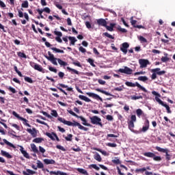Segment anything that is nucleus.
<instances>
[{
  "mask_svg": "<svg viewBox=\"0 0 175 175\" xmlns=\"http://www.w3.org/2000/svg\"><path fill=\"white\" fill-rule=\"evenodd\" d=\"M5 144H7V146H9L10 147H12V148H16V146L13 145V144L10 143L9 141H8L6 139H3Z\"/></svg>",
  "mask_w": 175,
  "mask_h": 175,
  "instance_id": "7c9ffc66",
  "label": "nucleus"
},
{
  "mask_svg": "<svg viewBox=\"0 0 175 175\" xmlns=\"http://www.w3.org/2000/svg\"><path fill=\"white\" fill-rule=\"evenodd\" d=\"M96 91H97V92H101V94H104V95H107V96H111V94L110 93H109L108 92H106L103 90L97 88V89H96Z\"/></svg>",
  "mask_w": 175,
  "mask_h": 175,
  "instance_id": "393cba45",
  "label": "nucleus"
},
{
  "mask_svg": "<svg viewBox=\"0 0 175 175\" xmlns=\"http://www.w3.org/2000/svg\"><path fill=\"white\" fill-rule=\"evenodd\" d=\"M27 131L32 136V137H36L38 136V130L36 128L27 129Z\"/></svg>",
  "mask_w": 175,
  "mask_h": 175,
  "instance_id": "dca6fc26",
  "label": "nucleus"
},
{
  "mask_svg": "<svg viewBox=\"0 0 175 175\" xmlns=\"http://www.w3.org/2000/svg\"><path fill=\"white\" fill-rule=\"evenodd\" d=\"M72 137H73V135L68 134L67 137H65L64 139L66 142H72Z\"/></svg>",
  "mask_w": 175,
  "mask_h": 175,
  "instance_id": "c03bdc74",
  "label": "nucleus"
},
{
  "mask_svg": "<svg viewBox=\"0 0 175 175\" xmlns=\"http://www.w3.org/2000/svg\"><path fill=\"white\" fill-rule=\"evenodd\" d=\"M45 165H55V161L54 159H45L43 160Z\"/></svg>",
  "mask_w": 175,
  "mask_h": 175,
  "instance_id": "6ab92c4d",
  "label": "nucleus"
},
{
  "mask_svg": "<svg viewBox=\"0 0 175 175\" xmlns=\"http://www.w3.org/2000/svg\"><path fill=\"white\" fill-rule=\"evenodd\" d=\"M128 49H129V44H128V42H124L122 44L120 50L124 53V54H126V53H128Z\"/></svg>",
  "mask_w": 175,
  "mask_h": 175,
  "instance_id": "2eb2a0df",
  "label": "nucleus"
},
{
  "mask_svg": "<svg viewBox=\"0 0 175 175\" xmlns=\"http://www.w3.org/2000/svg\"><path fill=\"white\" fill-rule=\"evenodd\" d=\"M132 100H137V99H143V96H131Z\"/></svg>",
  "mask_w": 175,
  "mask_h": 175,
  "instance_id": "4c0bfd02",
  "label": "nucleus"
},
{
  "mask_svg": "<svg viewBox=\"0 0 175 175\" xmlns=\"http://www.w3.org/2000/svg\"><path fill=\"white\" fill-rule=\"evenodd\" d=\"M143 155L147 158H152L153 161H155L156 162H161V161H162V157L155 155V153L154 152H146L143 153Z\"/></svg>",
  "mask_w": 175,
  "mask_h": 175,
  "instance_id": "20e7f679",
  "label": "nucleus"
},
{
  "mask_svg": "<svg viewBox=\"0 0 175 175\" xmlns=\"http://www.w3.org/2000/svg\"><path fill=\"white\" fill-rule=\"evenodd\" d=\"M169 57H161V61L162 62H167V61H169Z\"/></svg>",
  "mask_w": 175,
  "mask_h": 175,
  "instance_id": "774afa93",
  "label": "nucleus"
},
{
  "mask_svg": "<svg viewBox=\"0 0 175 175\" xmlns=\"http://www.w3.org/2000/svg\"><path fill=\"white\" fill-rule=\"evenodd\" d=\"M12 116H14V117L18 118V120H20L21 121H23V125H25L26 126L31 128L30 124L28 123V120L27 119L20 116V115L18 113H17V112L13 111Z\"/></svg>",
  "mask_w": 175,
  "mask_h": 175,
  "instance_id": "9d476101",
  "label": "nucleus"
},
{
  "mask_svg": "<svg viewBox=\"0 0 175 175\" xmlns=\"http://www.w3.org/2000/svg\"><path fill=\"white\" fill-rule=\"evenodd\" d=\"M58 76H59V79H61L62 80V79H64V77L65 76V73L60 71L58 72Z\"/></svg>",
  "mask_w": 175,
  "mask_h": 175,
  "instance_id": "69168bd1",
  "label": "nucleus"
},
{
  "mask_svg": "<svg viewBox=\"0 0 175 175\" xmlns=\"http://www.w3.org/2000/svg\"><path fill=\"white\" fill-rule=\"evenodd\" d=\"M114 27H116V23H110V26L106 25L105 28H106L107 31H109V32H113V31H114Z\"/></svg>",
  "mask_w": 175,
  "mask_h": 175,
  "instance_id": "4be33fe9",
  "label": "nucleus"
},
{
  "mask_svg": "<svg viewBox=\"0 0 175 175\" xmlns=\"http://www.w3.org/2000/svg\"><path fill=\"white\" fill-rule=\"evenodd\" d=\"M107 146L108 147H111V148H114L117 147V144H116V143H110L109 142V143L107 144Z\"/></svg>",
  "mask_w": 175,
  "mask_h": 175,
  "instance_id": "864d4df0",
  "label": "nucleus"
},
{
  "mask_svg": "<svg viewBox=\"0 0 175 175\" xmlns=\"http://www.w3.org/2000/svg\"><path fill=\"white\" fill-rule=\"evenodd\" d=\"M151 72L152 73L151 76L152 80H155V79H157V75L158 76H163V75L166 73V71L165 70L161 71V68H156L152 69Z\"/></svg>",
  "mask_w": 175,
  "mask_h": 175,
  "instance_id": "7ed1b4c3",
  "label": "nucleus"
},
{
  "mask_svg": "<svg viewBox=\"0 0 175 175\" xmlns=\"http://www.w3.org/2000/svg\"><path fill=\"white\" fill-rule=\"evenodd\" d=\"M18 57H20L21 58H27V55H25L24 53L18 52Z\"/></svg>",
  "mask_w": 175,
  "mask_h": 175,
  "instance_id": "09e8293b",
  "label": "nucleus"
},
{
  "mask_svg": "<svg viewBox=\"0 0 175 175\" xmlns=\"http://www.w3.org/2000/svg\"><path fill=\"white\" fill-rule=\"evenodd\" d=\"M67 70L71 73V75H80V72L75 68H72L70 67H67Z\"/></svg>",
  "mask_w": 175,
  "mask_h": 175,
  "instance_id": "aec40b11",
  "label": "nucleus"
},
{
  "mask_svg": "<svg viewBox=\"0 0 175 175\" xmlns=\"http://www.w3.org/2000/svg\"><path fill=\"white\" fill-rule=\"evenodd\" d=\"M49 174H51V175H53V174H54V175H68V174H66V172H62L61 171H57V172L51 171L49 172Z\"/></svg>",
  "mask_w": 175,
  "mask_h": 175,
  "instance_id": "5701e85b",
  "label": "nucleus"
},
{
  "mask_svg": "<svg viewBox=\"0 0 175 175\" xmlns=\"http://www.w3.org/2000/svg\"><path fill=\"white\" fill-rule=\"evenodd\" d=\"M53 133H49L46 132V135L48 136V137H49V139H51V140H55V138L54 137V135H53Z\"/></svg>",
  "mask_w": 175,
  "mask_h": 175,
  "instance_id": "c9c22d12",
  "label": "nucleus"
},
{
  "mask_svg": "<svg viewBox=\"0 0 175 175\" xmlns=\"http://www.w3.org/2000/svg\"><path fill=\"white\" fill-rule=\"evenodd\" d=\"M56 88H57V90L59 91H60L61 92H63V94H64V95H68V93H66V92H65V90H63V88H67L66 91H73V88H69L68 87L67 85L63 84V83H59Z\"/></svg>",
  "mask_w": 175,
  "mask_h": 175,
  "instance_id": "0eeeda50",
  "label": "nucleus"
},
{
  "mask_svg": "<svg viewBox=\"0 0 175 175\" xmlns=\"http://www.w3.org/2000/svg\"><path fill=\"white\" fill-rule=\"evenodd\" d=\"M77 170L79 173H81V174L88 175V172L83 168H77Z\"/></svg>",
  "mask_w": 175,
  "mask_h": 175,
  "instance_id": "2f4dec72",
  "label": "nucleus"
},
{
  "mask_svg": "<svg viewBox=\"0 0 175 175\" xmlns=\"http://www.w3.org/2000/svg\"><path fill=\"white\" fill-rule=\"evenodd\" d=\"M42 113L43 114V116H45V117H47V118H53V117L51 116V115L49 114L47 112L42 111Z\"/></svg>",
  "mask_w": 175,
  "mask_h": 175,
  "instance_id": "052dcab7",
  "label": "nucleus"
},
{
  "mask_svg": "<svg viewBox=\"0 0 175 175\" xmlns=\"http://www.w3.org/2000/svg\"><path fill=\"white\" fill-rule=\"evenodd\" d=\"M137 80H139V81H147V80H148V78H147V77L146 76H141L138 77Z\"/></svg>",
  "mask_w": 175,
  "mask_h": 175,
  "instance_id": "ea45409f",
  "label": "nucleus"
},
{
  "mask_svg": "<svg viewBox=\"0 0 175 175\" xmlns=\"http://www.w3.org/2000/svg\"><path fill=\"white\" fill-rule=\"evenodd\" d=\"M104 36H106L107 38H109V39H114V37L111 35H110L109 33L105 32L103 33Z\"/></svg>",
  "mask_w": 175,
  "mask_h": 175,
  "instance_id": "13d9d810",
  "label": "nucleus"
},
{
  "mask_svg": "<svg viewBox=\"0 0 175 175\" xmlns=\"http://www.w3.org/2000/svg\"><path fill=\"white\" fill-rule=\"evenodd\" d=\"M78 118H80V120H82L83 125H85V126H92V125L91 124L87 122V120H85V118H84V117L79 116Z\"/></svg>",
  "mask_w": 175,
  "mask_h": 175,
  "instance_id": "412c9836",
  "label": "nucleus"
},
{
  "mask_svg": "<svg viewBox=\"0 0 175 175\" xmlns=\"http://www.w3.org/2000/svg\"><path fill=\"white\" fill-rule=\"evenodd\" d=\"M42 142H44V139L42 137H37L33 139V143H42Z\"/></svg>",
  "mask_w": 175,
  "mask_h": 175,
  "instance_id": "72a5a7b5",
  "label": "nucleus"
},
{
  "mask_svg": "<svg viewBox=\"0 0 175 175\" xmlns=\"http://www.w3.org/2000/svg\"><path fill=\"white\" fill-rule=\"evenodd\" d=\"M48 55L45 56V58L48 59V61H50L53 65H55V66H58V63H57V61H58V58L55 57L54 55L51 53V52L48 51Z\"/></svg>",
  "mask_w": 175,
  "mask_h": 175,
  "instance_id": "6e6552de",
  "label": "nucleus"
},
{
  "mask_svg": "<svg viewBox=\"0 0 175 175\" xmlns=\"http://www.w3.org/2000/svg\"><path fill=\"white\" fill-rule=\"evenodd\" d=\"M68 40L70 41V44H72V46H75V43L77 42V40L75 37L69 36Z\"/></svg>",
  "mask_w": 175,
  "mask_h": 175,
  "instance_id": "c85d7f7f",
  "label": "nucleus"
},
{
  "mask_svg": "<svg viewBox=\"0 0 175 175\" xmlns=\"http://www.w3.org/2000/svg\"><path fill=\"white\" fill-rule=\"evenodd\" d=\"M49 70H50L51 72H53L54 73H57V68H54L53 67H51V66L49 67Z\"/></svg>",
  "mask_w": 175,
  "mask_h": 175,
  "instance_id": "0e129e2a",
  "label": "nucleus"
},
{
  "mask_svg": "<svg viewBox=\"0 0 175 175\" xmlns=\"http://www.w3.org/2000/svg\"><path fill=\"white\" fill-rule=\"evenodd\" d=\"M57 120L60 122H62L63 124H64V125H68V126H78L79 129H81V131H85V132L88 131V128L85 127L83 125H81L80 123L75 120L73 121V122H72L70 121L66 120L64 118H62L61 117H59Z\"/></svg>",
  "mask_w": 175,
  "mask_h": 175,
  "instance_id": "f257e3e1",
  "label": "nucleus"
},
{
  "mask_svg": "<svg viewBox=\"0 0 175 175\" xmlns=\"http://www.w3.org/2000/svg\"><path fill=\"white\" fill-rule=\"evenodd\" d=\"M28 6H29V3H28V1H27V0L23 1L21 4L22 8H28Z\"/></svg>",
  "mask_w": 175,
  "mask_h": 175,
  "instance_id": "de8ad7c7",
  "label": "nucleus"
},
{
  "mask_svg": "<svg viewBox=\"0 0 175 175\" xmlns=\"http://www.w3.org/2000/svg\"><path fill=\"white\" fill-rule=\"evenodd\" d=\"M36 122H38V124H41L42 125H45L46 126H49V124H47V123H46L45 122H43L39 119H36Z\"/></svg>",
  "mask_w": 175,
  "mask_h": 175,
  "instance_id": "3c124183",
  "label": "nucleus"
},
{
  "mask_svg": "<svg viewBox=\"0 0 175 175\" xmlns=\"http://www.w3.org/2000/svg\"><path fill=\"white\" fill-rule=\"evenodd\" d=\"M152 95L155 96V100L156 102H157V103H159V105H161V106H163V107H165L166 110H167V113L168 114H172V110H170V107H169V105H167V104H165V103H163V101H162V100H161V94L158 92H157L156 91H152Z\"/></svg>",
  "mask_w": 175,
  "mask_h": 175,
  "instance_id": "f03ea898",
  "label": "nucleus"
},
{
  "mask_svg": "<svg viewBox=\"0 0 175 175\" xmlns=\"http://www.w3.org/2000/svg\"><path fill=\"white\" fill-rule=\"evenodd\" d=\"M51 50H53V51H55V53H61L62 54H64V53H65L64 50L59 49L56 47H52L51 48Z\"/></svg>",
  "mask_w": 175,
  "mask_h": 175,
  "instance_id": "f704fd0d",
  "label": "nucleus"
},
{
  "mask_svg": "<svg viewBox=\"0 0 175 175\" xmlns=\"http://www.w3.org/2000/svg\"><path fill=\"white\" fill-rule=\"evenodd\" d=\"M117 29H118V31H120V32H123V33H126V32H128V31L126 30V29H122V28L121 27V26H118V27H117Z\"/></svg>",
  "mask_w": 175,
  "mask_h": 175,
  "instance_id": "4d7b16f0",
  "label": "nucleus"
},
{
  "mask_svg": "<svg viewBox=\"0 0 175 175\" xmlns=\"http://www.w3.org/2000/svg\"><path fill=\"white\" fill-rule=\"evenodd\" d=\"M125 85L127 87H137L138 88L142 90V91H144V92H147V90L144 88V87L142 86V85H140L137 82H135V83H133L132 82L126 81Z\"/></svg>",
  "mask_w": 175,
  "mask_h": 175,
  "instance_id": "1a4fd4ad",
  "label": "nucleus"
},
{
  "mask_svg": "<svg viewBox=\"0 0 175 175\" xmlns=\"http://www.w3.org/2000/svg\"><path fill=\"white\" fill-rule=\"evenodd\" d=\"M136 173H144L146 172V167L137 168L135 170Z\"/></svg>",
  "mask_w": 175,
  "mask_h": 175,
  "instance_id": "a19ab883",
  "label": "nucleus"
},
{
  "mask_svg": "<svg viewBox=\"0 0 175 175\" xmlns=\"http://www.w3.org/2000/svg\"><path fill=\"white\" fill-rule=\"evenodd\" d=\"M139 40H140V42H142V43H147V39H146L144 37H143L142 36H139Z\"/></svg>",
  "mask_w": 175,
  "mask_h": 175,
  "instance_id": "5fc2aeb1",
  "label": "nucleus"
},
{
  "mask_svg": "<svg viewBox=\"0 0 175 175\" xmlns=\"http://www.w3.org/2000/svg\"><path fill=\"white\" fill-rule=\"evenodd\" d=\"M94 158L96 161H98V162H102V157H100V154H99V153L96 152L94 155Z\"/></svg>",
  "mask_w": 175,
  "mask_h": 175,
  "instance_id": "cd10ccee",
  "label": "nucleus"
},
{
  "mask_svg": "<svg viewBox=\"0 0 175 175\" xmlns=\"http://www.w3.org/2000/svg\"><path fill=\"white\" fill-rule=\"evenodd\" d=\"M29 65H30V66H31V68H33V69H35V70H38V72L44 73V70H43V68L42 67V66H40L33 62H30Z\"/></svg>",
  "mask_w": 175,
  "mask_h": 175,
  "instance_id": "9b49d317",
  "label": "nucleus"
},
{
  "mask_svg": "<svg viewBox=\"0 0 175 175\" xmlns=\"http://www.w3.org/2000/svg\"><path fill=\"white\" fill-rule=\"evenodd\" d=\"M20 151L21 154H23V157H25V158H27V159H29V154H28L26 150H24V147H23L22 146H20Z\"/></svg>",
  "mask_w": 175,
  "mask_h": 175,
  "instance_id": "a211bd4d",
  "label": "nucleus"
},
{
  "mask_svg": "<svg viewBox=\"0 0 175 175\" xmlns=\"http://www.w3.org/2000/svg\"><path fill=\"white\" fill-rule=\"evenodd\" d=\"M1 154L3 155V157H5L6 158H8V159H12V155L9 154V152L4 151V150H1Z\"/></svg>",
  "mask_w": 175,
  "mask_h": 175,
  "instance_id": "b1692460",
  "label": "nucleus"
},
{
  "mask_svg": "<svg viewBox=\"0 0 175 175\" xmlns=\"http://www.w3.org/2000/svg\"><path fill=\"white\" fill-rule=\"evenodd\" d=\"M57 62L61 66H66L68 65V63H66V62H64V60L59 58L57 59Z\"/></svg>",
  "mask_w": 175,
  "mask_h": 175,
  "instance_id": "473e14b6",
  "label": "nucleus"
},
{
  "mask_svg": "<svg viewBox=\"0 0 175 175\" xmlns=\"http://www.w3.org/2000/svg\"><path fill=\"white\" fill-rule=\"evenodd\" d=\"M139 64L140 65L139 68L143 69V68H146L147 65H150V61L146 59H139Z\"/></svg>",
  "mask_w": 175,
  "mask_h": 175,
  "instance_id": "ddd939ff",
  "label": "nucleus"
},
{
  "mask_svg": "<svg viewBox=\"0 0 175 175\" xmlns=\"http://www.w3.org/2000/svg\"><path fill=\"white\" fill-rule=\"evenodd\" d=\"M118 72L120 73H124L125 75H132L133 70L128 66H124V68H120Z\"/></svg>",
  "mask_w": 175,
  "mask_h": 175,
  "instance_id": "f8f14e48",
  "label": "nucleus"
},
{
  "mask_svg": "<svg viewBox=\"0 0 175 175\" xmlns=\"http://www.w3.org/2000/svg\"><path fill=\"white\" fill-rule=\"evenodd\" d=\"M113 163H115L116 165H120L121 161H120V159H116L114 160H112Z\"/></svg>",
  "mask_w": 175,
  "mask_h": 175,
  "instance_id": "bf43d9fd",
  "label": "nucleus"
},
{
  "mask_svg": "<svg viewBox=\"0 0 175 175\" xmlns=\"http://www.w3.org/2000/svg\"><path fill=\"white\" fill-rule=\"evenodd\" d=\"M90 122L93 125H99L101 128L103 126V124H102V119L100 118L94 116L90 117Z\"/></svg>",
  "mask_w": 175,
  "mask_h": 175,
  "instance_id": "39448f33",
  "label": "nucleus"
},
{
  "mask_svg": "<svg viewBox=\"0 0 175 175\" xmlns=\"http://www.w3.org/2000/svg\"><path fill=\"white\" fill-rule=\"evenodd\" d=\"M155 149L159 152H163L165 154V159L166 161H170L172 159V155L169 154V149L167 148H162L159 146H156Z\"/></svg>",
  "mask_w": 175,
  "mask_h": 175,
  "instance_id": "423d86ee",
  "label": "nucleus"
},
{
  "mask_svg": "<svg viewBox=\"0 0 175 175\" xmlns=\"http://www.w3.org/2000/svg\"><path fill=\"white\" fill-rule=\"evenodd\" d=\"M88 62H89V64H90L91 66H93V68H95V64H94V59L89 58L88 59Z\"/></svg>",
  "mask_w": 175,
  "mask_h": 175,
  "instance_id": "603ef678",
  "label": "nucleus"
},
{
  "mask_svg": "<svg viewBox=\"0 0 175 175\" xmlns=\"http://www.w3.org/2000/svg\"><path fill=\"white\" fill-rule=\"evenodd\" d=\"M72 65H75V66H78L79 68H81V64L79 61L72 62Z\"/></svg>",
  "mask_w": 175,
  "mask_h": 175,
  "instance_id": "8fccbe9b",
  "label": "nucleus"
},
{
  "mask_svg": "<svg viewBox=\"0 0 175 175\" xmlns=\"http://www.w3.org/2000/svg\"><path fill=\"white\" fill-rule=\"evenodd\" d=\"M30 146L33 152H35V154H39V150H38L35 144H31Z\"/></svg>",
  "mask_w": 175,
  "mask_h": 175,
  "instance_id": "a878e982",
  "label": "nucleus"
},
{
  "mask_svg": "<svg viewBox=\"0 0 175 175\" xmlns=\"http://www.w3.org/2000/svg\"><path fill=\"white\" fill-rule=\"evenodd\" d=\"M133 128H135L134 122L129 121V129H130V131H133Z\"/></svg>",
  "mask_w": 175,
  "mask_h": 175,
  "instance_id": "e433bc0d",
  "label": "nucleus"
},
{
  "mask_svg": "<svg viewBox=\"0 0 175 175\" xmlns=\"http://www.w3.org/2000/svg\"><path fill=\"white\" fill-rule=\"evenodd\" d=\"M88 96H90V98H94V99H97V100H100V102H103V99L99 96V95L95 94V93H92V92H88L86 93Z\"/></svg>",
  "mask_w": 175,
  "mask_h": 175,
  "instance_id": "4468645a",
  "label": "nucleus"
},
{
  "mask_svg": "<svg viewBox=\"0 0 175 175\" xmlns=\"http://www.w3.org/2000/svg\"><path fill=\"white\" fill-rule=\"evenodd\" d=\"M130 21H131V25H133V28H135L137 25V21L136 20H133V16H131L130 18Z\"/></svg>",
  "mask_w": 175,
  "mask_h": 175,
  "instance_id": "c756f323",
  "label": "nucleus"
},
{
  "mask_svg": "<svg viewBox=\"0 0 175 175\" xmlns=\"http://www.w3.org/2000/svg\"><path fill=\"white\" fill-rule=\"evenodd\" d=\"M37 167L38 169H43V167H44V165H43V163H42L40 161H38Z\"/></svg>",
  "mask_w": 175,
  "mask_h": 175,
  "instance_id": "58836bf2",
  "label": "nucleus"
},
{
  "mask_svg": "<svg viewBox=\"0 0 175 175\" xmlns=\"http://www.w3.org/2000/svg\"><path fill=\"white\" fill-rule=\"evenodd\" d=\"M25 81H27V83H29L30 84H32V83H33V81L29 77H25Z\"/></svg>",
  "mask_w": 175,
  "mask_h": 175,
  "instance_id": "49530a36",
  "label": "nucleus"
},
{
  "mask_svg": "<svg viewBox=\"0 0 175 175\" xmlns=\"http://www.w3.org/2000/svg\"><path fill=\"white\" fill-rule=\"evenodd\" d=\"M136 114L137 117H140L143 115V111L141 109H137L136 110Z\"/></svg>",
  "mask_w": 175,
  "mask_h": 175,
  "instance_id": "a18cd8bd",
  "label": "nucleus"
},
{
  "mask_svg": "<svg viewBox=\"0 0 175 175\" xmlns=\"http://www.w3.org/2000/svg\"><path fill=\"white\" fill-rule=\"evenodd\" d=\"M51 116H53V117H55V118L58 117V113L57 112V110H55V109L51 110Z\"/></svg>",
  "mask_w": 175,
  "mask_h": 175,
  "instance_id": "37998d69",
  "label": "nucleus"
},
{
  "mask_svg": "<svg viewBox=\"0 0 175 175\" xmlns=\"http://www.w3.org/2000/svg\"><path fill=\"white\" fill-rule=\"evenodd\" d=\"M37 12L38 13V14H40L41 18H44V16H43L42 14H43V9L40 10V9H37Z\"/></svg>",
  "mask_w": 175,
  "mask_h": 175,
  "instance_id": "6e6d98bb",
  "label": "nucleus"
},
{
  "mask_svg": "<svg viewBox=\"0 0 175 175\" xmlns=\"http://www.w3.org/2000/svg\"><path fill=\"white\" fill-rule=\"evenodd\" d=\"M79 99H81V100H84L85 102L90 103L91 102V99H90L88 97L83 96V95H79Z\"/></svg>",
  "mask_w": 175,
  "mask_h": 175,
  "instance_id": "bb28decb",
  "label": "nucleus"
},
{
  "mask_svg": "<svg viewBox=\"0 0 175 175\" xmlns=\"http://www.w3.org/2000/svg\"><path fill=\"white\" fill-rule=\"evenodd\" d=\"M97 24L98 25L105 27L107 25V21H106V19L99 18L97 20Z\"/></svg>",
  "mask_w": 175,
  "mask_h": 175,
  "instance_id": "f3484780",
  "label": "nucleus"
},
{
  "mask_svg": "<svg viewBox=\"0 0 175 175\" xmlns=\"http://www.w3.org/2000/svg\"><path fill=\"white\" fill-rule=\"evenodd\" d=\"M68 111L70 114H71V116H73L74 117H76L77 118H79V116L77 114H76L75 113H74L73 111L69 110Z\"/></svg>",
  "mask_w": 175,
  "mask_h": 175,
  "instance_id": "680f3d73",
  "label": "nucleus"
},
{
  "mask_svg": "<svg viewBox=\"0 0 175 175\" xmlns=\"http://www.w3.org/2000/svg\"><path fill=\"white\" fill-rule=\"evenodd\" d=\"M55 35H56L57 37H62V33L61 31H54Z\"/></svg>",
  "mask_w": 175,
  "mask_h": 175,
  "instance_id": "338daca9",
  "label": "nucleus"
},
{
  "mask_svg": "<svg viewBox=\"0 0 175 175\" xmlns=\"http://www.w3.org/2000/svg\"><path fill=\"white\" fill-rule=\"evenodd\" d=\"M96 151H98V152H101V154H103V155H107V152H106L105 150H103L100 148H95Z\"/></svg>",
  "mask_w": 175,
  "mask_h": 175,
  "instance_id": "79ce46f5",
  "label": "nucleus"
},
{
  "mask_svg": "<svg viewBox=\"0 0 175 175\" xmlns=\"http://www.w3.org/2000/svg\"><path fill=\"white\" fill-rule=\"evenodd\" d=\"M8 90L12 92V94H16V92H17V91H16V89H14V88H12L11 86L8 88Z\"/></svg>",
  "mask_w": 175,
  "mask_h": 175,
  "instance_id": "e2e57ef3",
  "label": "nucleus"
}]
</instances>
